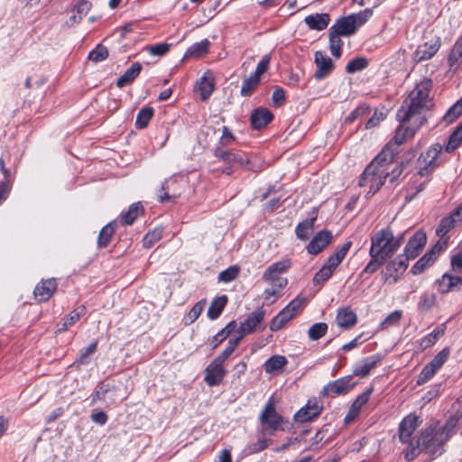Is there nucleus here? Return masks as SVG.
Returning a JSON list of instances; mask_svg holds the SVG:
<instances>
[{
    "label": "nucleus",
    "mask_w": 462,
    "mask_h": 462,
    "mask_svg": "<svg viewBox=\"0 0 462 462\" xmlns=\"http://www.w3.org/2000/svg\"><path fill=\"white\" fill-rule=\"evenodd\" d=\"M431 88L432 81L428 79L417 84L398 109L396 114L397 120L405 122L415 119L418 121L417 124L423 125L426 121L423 112L430 106V91Z\"/></svg>",
    "instance_id": "obj_1"
},
{
    "label": "nucleus",
    "mask_w": 462,
    "mask_h": 462,
    "mask_svg": "<svg viewBox=\"0 0 462 462\" xmlns=\"http://www.w3.org/2000/svg\"><path fill=\"white\" fill-rule=\"evenodd\" d=\"M448 439L449 438L445 434V432H443L439 424H430L420 431L417 440L413 446L407 447L403 449L402 454L404 459L407 461H412L421 452L429 456L442 454L444 451V445Z\"/></svg>",
    "instance_id": "obj_2"
},
{
    "label": "nucleus",
    "mask_w": 462,
    "mask_h": 462,
    "mask_svg": "<svg viewBox=\"0 0 462 462\" xmlns=\"http://www.w3.org/2000/svg\"><path fill=\"white\" fill-rule=\"evenodd\" d=\"M389 149V147L383 149L365 169L359 179L358 185L361 188H368L367 196L374 195L389 175L393 154Z\"/></svg>",
    "instance_id": "obj_3"
},
{
    "label": "nucleus",
    "mask_w": 462,
    "mask_h": 462,
    "mask_svg": "<svg viewBox=\"0 0 462 462\" xmlns=\"http://www.w3.org/2000/svg\"><path fill=\"white\" fill-rule=\"evenodd\" d=\"M404 242V234L394 236L390 228H383L371 236L370 256L387 261Z\"/></svg>",
    "instance_id": "obj_4"
},
{
    "label": "nucleus",
    "mask_w": 462,
    "mask_h": 462,
    "mask_svg": "<svg viewBox=\"0 0 462 462\" xmlns=\"http://www.w3.org/2000/svg\"><path fill=\"white\" fill-rule=\"evenodd\" d=\"M442 145L440 143H433L425 152H423L418 159L419 171L416 178L423 179L421 181L419 180H414L415 194L422 191L429 182L430 174L442 163L440 153L442 152Z\"/></svg>",
    "instance_id": "obj_5"
},
{
    "label": "nucleus",
    "mask_w": 462,
    "mask_h": 462,
    "mask_svg": "<svg viewBox=\"0 0 462 462\" xmlns=\"http://www.w3.org/2000/svg\"><path fill=\"white\" fill-rule=\"evenodd\" d=\"M371 15L372 10L367 8L358 14L338 19L329 30L340 36L352 35L360 26L365 23Z\"/></svg>",
    "instance_id": "obj_6"
},
{
    "label": "nucleus",
    "mask_w": 462,
    "mask_h": 462,
    "mask_svg": "<svg viewBox=\"0 0 462 462\" xmlns=\"http://www.w3.org/2000/svg\"><path fill=\"white\" fill-rule=\"evenodd\" d=\"M398 121L400 122V125L396 129L393 138L383 147V149H386L387 147L390 148L389 151L393 152L392 161L394 160V157L398 153V147L408 139L411 138L422 125L417 124L418 121L415 119L405 122L402 120Z\"/></svg>",
    "instance_id": "obj_7"
},
{
    "label": "nucleus",
    "mask_w": 462,
    "mask_h": 462,
    "mask_svg": "<svg viewBox=\"0 0 462 462\" xmlns=\"http://www.w3.org/2000/svg\"><path fill=\"white\" fill-rule=\"evenodd\" d=\"M215 155L225 164L221 172L226 173V175H231L237 169L242 168L248 163L246 154L241 151H226L221 147H217L215 150Z\"/></svg>",
    "instance_id": "obj_8"
},
{
    "label": "nucleus",
    "mask_w": 462,
    "mask_h": 462,
    "mask_svg": "<svg viewBox=\"0 0 462 462\" xmlns=\"http://www.w3.org/2000/svg\"><path fill=\"white\" fill-rule=\"evenodd\" d=\"M119 391L120 388L115 383L101 381L97 384L91 394L90 404L104 402L106 407L117 405L122 401L118 393Z\"/></svg>",
    "instance_id": "obj_9"
},
{
    "label": "nucleus",
    "mask_w": 462,
    "mask_h": 462,
    "mask_svg": "<svg viewBox=\"0 0 462 462\" xmlns=\"http://www.w3.org/2000/svg\"><path fill=\"white\" fill-rule=\"evenodd\" d=\"M290 260H282L269 265L263 273L262 280L269 285H274L278 289H284L288 284L287 278L282 275L291 268Z\"/></svg>",
    "instance_id": "obj_10"
},
{
    "label": "nucleus",
    "mask_w": 462,
    "mask_h": 462,
    "mask_svg": "<svg viewBox=\"0 0 462 462\" xmlns=\"http://www.w3.org/2000/svg\"><path fill=\"white\" fill-rule=\"evenodd\" d=\"M421 423L422 420L420 416L417 415L416 413H410L405 416L399 423V441L402 444L406 445V448L413 446L416 441L413 440L412 435Z\"/></svg>",
    "instance_id": "obj_11"
},
{
    "label": "nucleus",
    "mask_w": 462,
    "mask_h": 462,
    "mask_svg": "<svg viewBox=\"0 0 462 462\" xmlns=\"http://www.w3.org/2000/svg\"><path fill=\"white\" fill-rule=\"evenodd\" d=\"M260 420L262 423V432L265 435H272L274 431L281 429L282 418L275 411L274 404L270 400L263 411Z\"/></svg>",
    "instance_id": "obj_12"
},
{
    "label": "nucleus",
    "mask_w": 462,
    "mask_h": 462,
    "mask_svg": "<svg viewBox=\"0 0 462 462\" xmlns=\"http://www.w3.org/2000/svg\"><path fill=\"white\" fill-rule=\"evenodd\" d=\"M352 379V375H347L328 383L322 390L323 395L335 397L347 393L356 385Z\"/></svg>",
    "instance_id": "obj_13"
},
{
    "label": "nucleus",
    "mask_w": 462,
    "mask_h": 462,
    "mask_svg": "<svg viewBox=\"0 0 462 462\" xmlns=\"http://www.w3.org/2000/svg\"><path fill=\"white\" fill-rule=\"evenodd\" d=\"M440 45L441 42L439 37L430 39L417 47L412 54V60L419 63L431 59L439 51Z\"/></svg>",
    "instance_id": "obj_14"
},
{
    "label": "nucleus",
    "mask_w": 462,
    "mask_h": 462,
    "mask_svg": "<svg viewBox=\"0 0 462 462\" xmlns=\"http://www.w3.org/2000/svg\"><path fill=\"white\" fill-rule=\"evenodd\" d=\"M426 234L422 231H417L408 241L404 247L403 255L409 260L415 259L422 251L426 245Z\"/></svg>",
    "instance_id": "obj_15"
},
{
    "label": "nucleus",
    "mask_w": 462,
    "mask_h": 462,
    "mask_svg": "<svg viewBox=\"0 0 462 462\" xmlns=\"http://www.w3.org/2000/svg\"><path fill=\"white\" fill-rule=\"evenodd\" d=\"M223 364L224 362L215 358L213 362L207 367L204 380L208 385L216 386L222 383L225 375L226 374V371L224 368Z\"/></svg>",
    "instance_id": "obj_16"
},
{
    "label": "nucleus",
    "mask_w": 462,
    "mask_h": 462,
    "mask_svg": "<svg viewBox=\"0 0 462 462\" xmlns=\"http://www.w3.org/2000/svg\"><path fill=\"white\" fill-rule=\"evenodd\" d=\"M265 312L263 310H257L251 312L246 319L240 323L238 333L242 337L245 335L254 332L263 321Z\"/></svg>",
    "instance_id": "obj_17"
},
{
    "label": "nucleus",
    "mask_w": 462,
    "mask_h": 462,
    "mask_svg": "<svg viewBox=\"0 0 462 462\" xmlns=\"http://www.w3.org/2000/svg\"><path fill=\"white\" fill-rule=\"evenodd\" d=\"M409 261L403 254H400L392 260L386 266L387 279H392L393 282H396L406 271Z\"/></svg>",
    "instance_id": "obj_18"
},
{
    "label": "nucleus",
    "mask_w": 462,
    "mask_h": 462,
    "mask_svg": "<svg viewBox=\"0 0 462 462\" xmlns=\"http://www.w3.org/2000/svg\"><path fill=\"white\" fill-rule=\"evenodd\" d=\"M443 250V245L437 244L432 249L426 253L416 263L411 267L413 274L421 273L427 267L430 266L438 258L440 252Z\"/></svg>",
    "instance_id": "obj_19"
},
{
    "label": "nucleus",
    "mask_w": 462,
    "mask_h": 462,
    "mask_svg": "<svg viewBox=\"0 0 462 462\" xmlns=\"http://www.w3.org/2000/svg\"><path fill=\"white\" fill-rule=\"evenodd\" d=\"M321 411L322 406L317 400H310L304 407L295 413L294 420L297 422L304 423L319 416Z\"/></svg>",
    "instance_id": "obj_20"
},
{
    "label": "nucleus",
    "mask_w": 462,
    "mask_h": 462,
    "mask_svg": "<svg viewBox=\"0 0 462 462\" xmlns=\"http://www.w3.org/2000/svg\"><path fill=\"white\" fill-rule=\"evenodd\" d=\"M462 221V204L457 207L450 215L444 217L439 226L437 227L436 233L439 236L443 237L449 230Z\"/></svg>",
    "instance_id": "obj_21"
},
{
    "label": "nucleus",
    "mask_w": 462,
    "mask_h": 462,
    "mask_svg": "<svg viewBox=\"0 0 462 462\" xmlns=\"http://www.w3.org/2000/svg\"><path fill=\"white\" fill-rule=\"evenodd\" d=\"M57 290V282L54 278L42 280L34 289L33 294L37 300L46 301Z\"/></svg>",
    "instance_id": "obj_22"
},
{
    "label": "nucleus",
    "mask_w": 462,
    "mask_h": 462,
    "mask_svg": "<svg viewBox=\"0 0 462 462\" xmlns=\"http://www.w3.org/2000/svg\"><path fill=\"white\" fill-rule=\"evenodd\" d=\"M315 64L317 70L315 72V78L317 79H322L328 77L334 69L332 60L324 55L321 51L315 52Z\"/></svg>",
    "instance_id": "obj_23"
},
{
    "label": "nucleus",
    "mask_w": 462,
    "mask_h": 462,
    "mask_svg": "<svg viewBox=\"0 0 462 462\" xmlns=\"http://www.w3.org/2000/svg\"><path fill=\"white\" fill-rule=\"evenodd\" d=\"M331 232L328 230L319 232L308 245V253L310 254H318L331 242Z\"/></svg>",
    "instance_id": "obj_24"
},
{
    "label": "nucleus",
    "mask_w": 462,
    "mask_h": 462,
    "mask_svg": "<svg viewBox=\"0 0 462 462\" xmlns=\"http://www.w3.org/2000/svg\"><path fill=\"white\" fill-rule=\"evenodd\" d=\"M273 118L272 112L264 107L254 109L250 116L251 125L254 129L260 130L265 127Z\"/></svg>",
    "instance_id": "obj_25"
},
{
    "label": "nucleus",
    "mask_w": 462,
    "mask_h": 462,
    "mask_svg": "<svg viewBox=\"0 0 462 462\" xmlns=\"http://www.w3.org/2000/svg\"><path fill=\"white\" fill-rule=\"evenodd\" d=\"M379 356H369L356 364L353 370V375L365 378L369 375L372 369H374L380 362Z\"/></svg>",
    "instance_id": "obj_26"
},
{
    "label": "nucleus",
    "mask_w": 462,
    "mask_h": 462,
    "mask_svg": "<svg viewBox=\"0 0 462 462\" xmlns=\"http://www.w3.org/2000/svg\"><path fill=\"white\" fill-rule=\"evenodd\" d=\"M287 364L288 360L284 356L274 355L264 362L263 367L266 374L278 375L284 371Z\"/></svg>",
    "instance_id": "obj_27"
},
{
    "label": "nucleus",
    "mask_w": 462,
    "mask_h": 462,
    "mask_svg": "<svg viewBox=\"0 0 462 462\" xmlns=\"http://www.w3.org/2000/svg\"><path fill=\"white\" fill-rule=\"evenodd\" d=\"M449 71L456 73L462 67V35L458 37L453 45L448 57Z\"/></svg>",
    "instance_id": "obj_28"
},
{
    "label": "nucleus",
    "mask_w": 462,
    "mask_h": 462,
    "mask_svg": "<svg viewBox=\"0 0 462 462\" xmlns=\"http://www.w3.org/2000/svg\"><path fill=\"white\" fill-rule=\"evenodd\" d=\"M462 285V278L445 273L440 280L438 281V291L440 293H448L457 291Z\"/></svg>",
    "instance_id": "obj_29"
},
{
    "label": "nucleus",
    "mask_w": 462,
    "mask_h": 462,
    "mask_svg": "<svg viewBox=\"0 0 462 462\" xmlns=\"http://www.w3.org/2000/svg\"><path fill=\"white\" fill-rule=\"evenodd\" d=\"M336 321L338 327L349 328L356 325L357 317L349 307L341 308L337 310Z\"/></svg>",
    "instance_id": "obj_30"
},
{
    "label": "nucleus",
    "mask_w": 462,
    "mask_h": 462,
    "mask_svg": "<svg viewBox=\"0 0 462 462\" xmlns=\"http://www.w3.org/2000/svg\"><path fill=\"white\" fill-rule=\"evenodd\" d=\"M351 242L345 243L338 250L336 251L335 254L329 256L324 266L331 269V271L334 273L343 259L346 257L351 247Z\"/></svg>",
    "instance_id": "obj_31"
},
{
    "label": "nucleus",
    "mask_w": 462,
    "mask_h": 462,
    "mask_svg": "<svg viewBox=\"0 0 462 462\" xmlns=\"http://www.w3.org/2000/svg\"><path fill=\"white\" fill-rule=\"evenodd\" d=\"M305 23L312 30L322 31L329 23V15L328 14H316L305 17Z\"/></svg>",
    "instance_id": "obj_32"
},
{
    "label": "nucleus",
    "mask_w": 462,
    "mask_h": 462,
    "mask_svg": "<svg viewBox=\"0 0 462 462\" xmlns=\"http://www.w3.org/2000/svg\"><path fill=\"white\" fill-rule=\"evenodd\" d=\"M227 302H228V298L226 295H221V296L216 297L211 301V303L208 307L207 316L210 319H217L221 315L223 310L226 308Z\"/></svg>",
    "instance_id": "obj_33"
},
{
    "label": "nucleus",
    "mask_w": 462,
    "mask_h": 462,
    "mask_svg": "<svg viewBox=\"0 0 462 462\" xmlns=\"http://www.w3.org/2000/svg\"><path fill=\"white\" fill-rule=\"evenodd\" d=\"M142 70V65L140 62H134L128 68L125 72L117 79L116 86L118 88H123L125 85L133 82L140 74Z\"/></svg>",
    "instance_id": "obj_34"
},
{
    "label": "nucleus",
    "mask_w": 462,
    "mask_h": 462,
    "mask_svg": "<svg viewBox=\"0 0 462 462\" xmlns=\"http://www.w3.org/2000/svg\"><path fill=\"white\" fill-rule=\"evenodd\" d=\"M453 409L454 412L448 418L445 425L440 426V429L443 430V432H445V434L448 435L449 439L453 434L454 429L462 419V410L460 407L456 409V405L454 404Z\"/></svg>",
    "instance_id": "obj_35"
},
{
    "label": "nucleus",
    "mask_w": 462,
    "mask_h": 462,
    "mask_svg": "<svg viewBox=\"0 0 462 462\" xmlns=\"http://www.w3.org/2000/svg\"><path fill=\"white\" fill-rule=\"evenodd\" d=\"M315 220L316 217H311L299 223L295 228L296 236L302 241L308 240L313 233Z\"/></svg>",
    "instance_id": "obj_36"
},
{
    "label": "nucleus",
    "mask_w": 462,
    "mask_h": 462,
    "mask_svg": "<svg viewBox=\"0 0 462 462\" xmlns=\"http://www.w3.org/2000/svg\"><path fill=\"white\" fill-rule=\"evenodd\" d=\"M86 314V307L80 305L72 310L68 317L64 319L61 327L58 329L59 332L66 331L70 326L75 324L82 316Z\"/></svg>",
    "instance_id": "obj_37"
},
{
    "label": "nucleus",
    "mask_w": 462,
    "mask_h": 462,
    "mask_svg": "<svg viewBox=\"0 0 462 462\" xmlns=\"http://www.w3.org/2000/svg\"><path fill=\"white\" fill-rule=\"evenodd\" d=\"M462 143V123L458 125L453 133L449 135L445 151L448 153L453 152Z\"/></svg>",
    "instance_id": "obj_38"
},
{
    "label": "nucleus",
    "mask_w": 462,
    "mask_h": 462,
    "mask_svg": "<svg viewBox=\"0 0 462 462\" xmlns=\"http://www.w3.org/2000/svg\"><path fill=\"white\" fill-rule=\"evenodd\" d=\"M154 110L151 106H145L140 109L137 114L135 126L138 129L146 128L152 118Z\"/></svg>",
    "instance_id": "obj_39"
},
{
    "label": "nucleus",
    "mask_w": 462,
    "mask_h": 462,
    "mask_svg": "<svg viewBox=\"0 0 462 462\" xmlns=\"http://www.w3.org/2000/svg\"><path fill=\"white\" fill-rule=\"evenodd\" d=\"M260 83V78L257 75L252 74L249 78L243 81L241 87V95L243 97H249L253 94L256 87Z\"/></svg>",
    "instance_id": "obj_40"
},
{
    "label": "nucleus",
    "mask_w": 462,
    "mask_h": 462,
    "mask_svg": "<svg viewBox=\"0 0 462 462\" xmlns=\"http://www.w3.org/2000/svg\"><path fill=\"white\" fill-rule=\"evenodd\" d=\"M142 211L143 206L140 202L132 204L127 212L122 215V222L125 225H132Z\"/></svg>",
    "instance_id": "obj_41"
},
{
    "label": "nucleus",
    "mask_w": 462,
    "mask_h": 462,
    "mask_svg": "<svg viewBox=\"0 0 462 462\" xmlns=\"http://www.w3.org/2000/svg\"><path fill=\"white\" fill-rule=\"evenodd\" d=\"M292 316L288 313L285 309H283L282 311L278 313L277 316H275L271 324H270V329L272 331H277L281 329L287 322H289L291 319H292Z\"/></svg>",
    "instance_id": "obj_42"
},
{
    "label": "nucleus",
    "mask_w": 462,
    "mask_h": 462,
    "mask_svg": "<svg viewBox=\"0 0 462 462\" xmlns=\"http://www.w3.org/2000/svg\"><path fill=\"white\" fill-rule=\"evenodd\" d=\"M239 273L240 267L238 265H232L218 274L217 281L218 282L228 283L236 280Z\"/></svg>",
    "instance_id": "obj_43"
},
{
    "label": "nucleus",
    "mask_w": 462,
    "mask_h": 462,
    "mask_svg": "<svg viewBox=\"0 0 462 462\" xmlns=\"http://www.w3.org/2000/svg\"><path fill=\"white\" fill-rule=\"evenodd\" d=\"M328 325L324 322H319L313 324L308 331V336L310 340H319L328 332Z\"/></svg>",
    "instance_id": "obj_44"
},
{
    "label": "nucleus",
    "mask_w": 462,
    "mask_h": 462,
    "mask_svg": "<svg viewBox=\"0 0 462 462\" xmlns=\"http://www.w3.org/2000/svg\"><path fill=\"white\" fill-rule=\"evenodd\" d=\"M236 327V322L231 321L222 330L215 335L211 341L213 348H216L224 339H226L230 335V333L234 331Z\"/></svg>",
    "instance_id": "obj_45"
},
{
    "label": "nucleus",
    "mask_w": 462,
    "mask_h": 462,
    "mask_svg": "<svg viewBox=\"0 0 462 462\" xmlns=\"http://www.w3.org/2000/svg\"><path fill=\"white\" fill-rule=\"evenodd\" d=\"M115 232V228L112 224H107L99 232L97 244L100 248L106 247L110 242V239Z\"/></svg>",
    "instance_id": "obj_46"
},
{
    "label": "nucleus",
    "mask_w": 462,
    "mask_h": 462,
    "mask_svg": "<svg viewBox=\"0 0 462 462\" xmlns=\"http://www.w3.org/2000/svg\"><path fill=\"white\" fill-rule=\"evenodd\" d=\"M91 8V3L88 0H81L76 6L77 14H73L70 19L74 23H79Z\"/></svg>",
    "instance_id": "obj_47"
},
{
    "label": "nucleus",
    "mask_w": 462,
    "mask_h": 462,
    "mask_svg": "<svg viewBox=\"0 0 462 462\" xmlns=\"http://www.w3.org/2000/svg\"><path fill=\"white\" fill-rule=\"evenodd\" d=\"M342 45L343 42L340 39V35L329 30V48L331 54L337 58H339L341 56Z\"/></svg>",
    "instance_id": "obj_48"
},
{
    "label": "nucleus",
    "mask_w": 462,
    "mask_h": 462,
    "mask_svg": "<svg viewBox=\"0 0 462 462\" xmlns=\"http://www.w3.org/2000/svg\"><path fill=\"white\" fill-rule=\"evenodd\" d=\"M283 289H278L274 285H270L269 288H266L263 291V302L266 305H271L274 303L282 295V291Z\"/></svg>",
    "instance_id": "obj_49"
},
{
    "label": "nucleus",
    "mask_w": 462,
    "mask_h": 462,
    "mask_svg": "<svg viewBox=\"0 0 462 462\" xmlns=\"http://www.w3.org/2000/svg\"><path fill=\"white\" fill-rule=\"evenodd\" d=\"M242 338L243 337L241 336L236 337L234 338H230L228 340L227 346H226L224 351L219 356H217L216 358L221 360L222 362H225L232 355V353L236 350V348L237 347V346Z\"/></svg>",
    "instance_id": "obj_50"
},
{
    "label": "nucleus",
    "mask_w": 462,
    "mask_h": 462,
    "mask_svg": "<svg viewBox=\"0 0 462 462\" xmlns=\"http://www.w3.org/2000/svg\"><path fill=\"white\" fill-rule=\"evenodd\" d=\"M305 303L306 300L304 298L297 297L292 300L284 309L292 316V318H294L302 310Z\"/></svg>",
    "instance_id": "obj_51"
},
{
    "label": "nucleus",
    "mask_w": 462,
    "mask_h": 462,
    "mask_svg": "<svg viewBox=\"0 0 462 462\" xmlns=\"http://www.w3.org/2000/svg\"><path fill=\"white\" fill-rule=\"evenodd\" d=\"M436 303V295L434 293L425 292L420 296L418 308L421 311H428Z\"/></svg>",
    "instance_id": "obj_52"
},
{
    "label": "nucleus",
    "mask_w": 462,
    "mask_h": 462,
    "mask_svg": "<svg viewBox=\"0 0 462 462\" xmlns=\"http://www.w3.org/2000/svg\"><path fill=\"white\" fill-rule=\"evenodd\" d=\"M373 391V387L368 388L366 391H365L363 393L357 396V398L354 401L350 407L360 413L362 408L369 401Z\"/></svg>",
    "instance_id": "obj_53"
},
{
    "label": "nucleus",
    "mask_w": 462,
    "mask_h": 462,
    "mask_svg": "<svg viewBox=\"0 0 462 462\" xmlns=\"http://www.w3.org/2000/svg\"><path fill=\"white\" fill-rule=\"evenodd\" d=\"M215 76L211 70H207L204 72V99H206L215 88Z\"/></svg>",
    "instance_id": "obj_54"
},
{
    "label": "nucleus",
    "mask_w": 462,
    "mask_h": 462,
    "mask_svg": "<svg viewBox=\"0 0 462 462\" xmlns=\"http://www.w3.org/2000/svg\"><path fill=\"white\" fill-rule=\"evenodd\" d=\"M162 236V228H154L152 231L146 234L143 239V246L150 248L156 242H158Z\"/></svg>",
    "instance_id": "obj_55"
},
{
    "label": "nucleus",
    "mask_w": 462,
    "mask_h": 462,
    "mask_svg": "<svg viewBox=\"0 0 462 462\" xmlns=\"http://www.w3.org/2000/svg\"><path fill=\"white\" fill-rule=\"evenodd\" d=\"M108 56L107 49L102 44H98L93 51L88 54V59L94 62H99L106 60Z\"/></svg>",
    "instance_id": "obj_56"
},
{
    "label": "nucleus",
    "mask_w": 462,
    "mask_h": 462,
    "mask_svg": "<svg viewBox=\"0 0 462 462\" xmlns=\"http://www.w3.org/2000/svg\"><path fill=\"white\" fill-rule=\"evenodd\" d=\"M438 371L439 370L435 366H432V365L429 363L421 370L417 381L418 384H423L430 381Z\"/></svg>",
    "instance_id": "obj_57"
},
{
    "label": "nucleus",
    "mask_w": 462,
    "mask_h": 462,
    "mask_svg": "<svg viewBox=\"0 0 462 462\" xmlns=\"http://www.w3.org/2000/svg\"><path fill=\"white\" fill-rule=\"evenodd\" d=\"M368 65L367 60L365 58H356L347 63L346 70L348 73H355L366 68Z\"/></svg>",
    "instance_id": "obj_58"
},
{
    "label": "nucleus",
    "mask_w": 462,
    "mask_h": 462,
    "mask_svg": "<svg viewBox=\"0 0 462 462\" xmlns=\"http://www.w3.org/2000/svg\"><path fill=\"white\" fill-rule=\"evenodd\" d=\"M462 115V106H459L457 101L446 112L443 120L447 124L453 123L457 118Z\"/></svg>",
    "instance_id": "obj_59"
},
{
    "label": "nucleus",
    "mask_w": 462,
    "mask_h": 462,
    "mask_svg": "<svg viewBox=\"0 0 462 462\" xmlns=\"http://www.w3.org/2000/svg\"><path fill=\"white\" fill-rule=\"evenodd\" d=\"M333 274L331 269L322 266L313 278L315 285L322 286Z\"/></svg>",
    "instance_id": "obj_60"
},
{
    "label": "nucleus",
    "mask_w": 462,
    "mask_h": 462,
    "mask_svg": "<svg viewBox=\"0 0 462 462\" xmlns=\"http://www.w3.org/2000/svg\"><path fill=\"white\" fill-rule=\"evenodd\" d=\"M97 347V343L93 342L89 344L87 347L83 348L80 351V355L79 359L77 360V363L79 365H86L89 362V356L96 352Z\"/></svg>",
    "instance_id": "obj_61"
},
{
    "label": "nucleus",
    "mask_w": 462,
    "mask_h": 462,
    "mask_svg": "<svg viewBox=\"0 0 462 462\" xmlns=\"http://www.w3.org/2000/svg\"><path fill=\"white\" fill-rule=\"evenodd\" d=\"M370 257H371V260L367 263V265L365 267L363 272L361 273V274H360L361 276H363L366 273L372 274V273H375L386 262L385 260L379 259L375 256H370Z\"/></svg>",
    "instance_id": "obj_62"
},
{
    "label": "nucleus",
    "mask_w": 462,
    "mask_h": 462,
    "mask_svg": "<svg viewBox=\"0 0 462 462\" xmlns=\"http://www.w3.org/2000/svg\"><path fill=\"white\" fill-rule=\"evenodd\" d=\"M449 354V348L445 347L440 352H439L430 363L432 365V366H435L438 370H439L447 361Z\"/></svg>",
    "instance_id": "obj_63"
},
{
    "label": "nucleus",
    "mask_w": 462,
    "mask_h": 462,
    "mask_svg": "<svg viewBox=\"0 0 462 462\" xmlns=\"http://www.w3.org/2000/svg\"><path fill=\"white\" fill-rule=\"evenodd\" d=\"M236 142V136L227 126H222V134L219 137V144L221 147L232 145Z\"/></svg>",
    "instance_id": "obj_64"
}]
</instances>
